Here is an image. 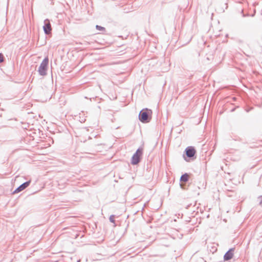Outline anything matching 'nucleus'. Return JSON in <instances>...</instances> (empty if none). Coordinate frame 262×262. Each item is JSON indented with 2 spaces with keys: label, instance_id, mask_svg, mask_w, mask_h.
I'll use <instances>...</instances> for the list:
<instances>
[{
  "label": "nucleus",
  "instance_id": "2",
  "mask_svg": "<svg viewBox=\"0 0 262 262\" xmlns=\"http://www.w3.org/2000/svg\"><path fill=\"white\" fill-rule=\"evenodd\" d=\"M49 63V59L48 57H46L40 63L38 72L40 75L45 76L47 75V71L48 65Z\"/></svg>",
  "mask_w": 262,
  "mask_h": 262
},
{
  "label": "nucleus",
  "instance_id": "13",
  "mask_svg": "<svg viewBox=\"0 0 262 262\" xmlns=\"http://www.w3.org/2000/svg\"><path fill=\"white\" fill-rule=\"evenodd\" d=\"M259 205L262 206V200H260L259 201Z\"/></svg>",
  "mask_w": 262,
  "mask_h": 262
},
{
  "label": "nucleus",
  "instance_id": "11",
  "mask_svg": "<svg viewBox=\"0 0 262 262\" xmlns=\"http://www.w3.org/2000/svg\"><path fill=\"white\" fill-rule=\"evenodd\" d=\"M4 56L2 53H0V63L3 62Z\"/></svg>",
  "mask_w": 262,
  "mask_h": 262
},
{
  "label": "nucleus",
  "instance_id": "1",
  "mask_svg": "<svg viewBox=\"0 0 262 262\" xmlns=\"http://www.w3.org/2000/svg\"><path fill=\"white\" fill-rule=\"evenodd\" d=\"M143 148L140 147L133 155L131 160V163L133 165H136L139 163V162L140 161L141 157L143 155Z\"/></svg>",
  "mask_w": 262,
  "mask_h": 262
},
{
  "label": "nucleus",
  "instance_id": "10",
  "mask_svg": "<svg viewBox=\"0 0 262 262\" xmlns=\"http://www.w3.org/2000/svg\"><path fill=\"white\" fill-rule=\"evenodd\" d=\"M109 220L111 222L114 223H115L114 215H111L109 218Z\"/></svg>",
  "mask_w": 262,
  "mask_h": 262
},
{
  "label": "nucleus",
  "instance_id": "6",
  "mask_svg": "<svg viewBox=\"0 0 262 262\" xmlns=\"http://www.w3.org/2000/svg\"><path fill=\"white\" fill-rule=\"evenodd\" d=\"M185 152L188 157L192 158L194 156L196 151L194 147L189 146L186 148Z\"/></svg>",
  "mask_w": 262,
  "mask_h": 262
},
{
  "label": "nucleus",
  "instance_id": "3",
  "mask_svg": "<svg viewBox=\"0 0 262 262\" xmlns=\"http://www.w3.org/2000/svg\"><path fill=\"white\" fill-rule=\"evenodd\" d=\"M148 111H150V110H148L146 109L145 111L142 110L139 115V119L140 121L143 123L148 122L150 121V118L149 117Z\"/></svg>",
  "mask_w": 262,
  "mask_h": 262
},
{
  "label": "nucleus",
  "instance_id": "8",
  "mask_svg": "<svg viewBox=\"0 0 262 262\" xmlns=\"http://www.w3.org/2000/svg\"><path fill=\"white\" fill-rule=\"evenodd\" d=\"M188 175L187 173L183 174L180 178V180L182 182H186L188 180Z\"/></svg>",
  "mask_w": 262,
  "mask_h": 262
},
{
  "label": "nucleus",
  "instance_id": "5",
  "mask_svg": "<svg viewBox=\"0 0 262 262\" xmlns=\"http://www.w3.org/2000/svg\"><path fill=\"white\" fill-rule=\"evenodd\" d=\"M31 183V181H27L21 185H20L18 187H17L14 191V193H18L19 192L25 189H26L28 186H29L30 184Z\"/></svg>",
  "mask_w": 262,
  "mask_h": 262
},
{
  "label": "nucleus",
  "instance_id": "4",
  "mask_svg": "<svg viewBox=\"0 0 262 262\" xmlns=\"http://www.w3.org/2000/svg\"><path fill=\"white\" fill-rule=\"evenodd\" d=\"M43 29L46 34L48 35L51 33L52 28L49 19H46L45 20Z\"/></svg>",
  "mask_w": 262,
  "mask_h": 262
},
{
  "label": "nucleus",
  "instance_id": "9",
  "mask_svg": "<svg viewBox=\"0 0 262 262\" xmlns=\"http://www.w3.org/2000/svg\"><path fill=\"white\" fill-rule=\"evenodd\" d=\"M96 28L98 30H99V31H104V30H105V28L104 27H101V26H99V25H96Z\"/></svg>",
  "mask_w": 262,
  "mask_h": 262
},
{
  "label": "nucleus",
  "instance_id": "12",
  "mask_svg": "<svg viewBox=\"0 0 262 262\" xmlns=\"http://www.w3.org/2000/svg\"><path fill=\"white\" fill-rule=\"evenodd\" d=\"M85 118H82L81 119V117H80V120L79 121L81 122H84L85 121Z\"/></svg>",
  "mask_w": 262,
  "mask_h": 262
},
{
  "label": "nucleus",
  "instance_id": "7",
  "mask_svg": "<svg viewBox=\"0 0 262 262\" xmlns=\"http://www.w3.org/2000/svg\"><path fill=\"white\" fill-rule=\"evenodd\" d=\"M233 251L234 249L231 248L225 253L224 256V259L225 260H228L232 258L233 256Z\"/></svg>",
  "mask_w": 262,
  "mask_h": 262
}]
</instances>
